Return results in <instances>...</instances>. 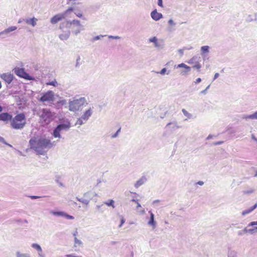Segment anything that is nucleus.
I'll list each match as a JSON object with an SVG mask.
<instances>
[{"instance_id": "nucleus-1", "label": "nucleus", "mask_w": 257, "mask_h": 257, "mask_svg": "<svg viewBox=\"0 0 257 257\" xmlns=\"http://www.w3.org/2000/svg\"><path fill=\"white\" fill-rule=\"evenodd\" d=\"M29 145L31 149L40 155H43L53 146L50 140L43 137L31 138Z\"/></svg>"}, {"instance_id": "nucleus-2", "label": "nucleus", "mask_w": 257, "mask_h": 257, "mask_svg": "<svg viewBox=\"0 0 257 257\" xmlns=\"http://www.w3.org/2000/svg\"><path fill=\"white\" fill-rule=\"evenodd\" d=\"M64 28H71L72 33L75 36L78 35L84 30L83 26L80 21L76 19L66 20L60 23L59 29L62 30Z\"/></svg>"}, {"instance_id": "nucleus-3", "label": "nucleus", "mask_w": 257, "mask_h": 257, "mask_svg": "<svg viewBox=\"0 0 257 257\" xmlns=\"http://www.w3.org/2000/svg\"><path fill=\"white\" fill-rule=\"evenodd\" d=\"M26 124V116L23 113L16 115L11 121V126L14 129L22 130Z\"/></svg>"}, {"instance_id": "nucleus-4", "label": "nucleus", "mask_w": 257, "mask_h": 257, "mask_svg": "<svg viewBox=\"0 0 257 257\" xmlns=\"http://www.w3.org/2000/svg\"><path fill=\"white\" fill-rule=\"evenodd\" d=\"M87 102L85 97H81L78 98L76 97L69 102V110L71 111L76 112L82 109V107L87 104Z\"/></svg>"}, {"instance_id": "nucleus-5", "label": "nucleus", "mask_w": 257, "mask_h": 257, "mask_svg": "<svg viewBox=\"0 0 257 257\" xmlns=\"http://www.w3.org/2000/svg\"><path fill=\"white\" fill-rule=\"evenodd\" d=\"M37 114L40 118V120L45 124L50 123L53 119L54 115L49 109L47 108L40 110Z\"/></svg>"}, {"instance_id": "nucleus-6", "label": "nucleus", "mask_w": 257, "mask_h": 257, "mask_svg": "<svg viewBox=\"0 0 257 257\" xmlns=\"http://www.w3.org/2000/svg\"><path fill=\"white\" fill-rule=\"evenodd\" d=\"M14 73L18 76L28 80H33L34 78L30 76L23 68H15L13 69Z\"/></svg>"}, {"instance_id": "nucleus-7", "label": "nucleus", "mask_w": 257, "mask_h": 257, "mask_svg": "<svg viewBox=\"0 0 257 257\" xmlns=\"http://www.w3.org/2000/svg\"><path fill=\"white\" fill-rule=\"evenodd\" d=\"M54 100V93L52 91L49 90L44 93L39 99L40 102H52Z\"/></svg>"}, {"instance_id": "nucleus-8", "label": "nucleus", "mask_w": 257, "mask_h": 257, "mask_svg": "<svg viewBox=\"0 0 257 257\" xmlns=\"http://www.w3.org/2000/svg\"><path fill=\"white\" fill-rule=\"evenodd\" d=\"M50 213L53 215L57 216H62L68 220H72L74 219V217L73 216L69 215L63 211H55L51 210Z\"/></svg>"}, {"instance_id": "nucleus-9", "label": "nucleus", "mask_w": 257, "mask_h": 257, "mask_svg": "<svg viewBox=\"0 0 257 257\" xmlns=\"http://www.w3.org/2000/svg\"><path fill=\"white\" fill-rule=\"evenodd\" d=\"M66 17L65 16V14L63 13H59L55 15L50 19V23L52 24H56L59 22L65 19Z\"/></svg>"}, {"instance_id": "nucleus-10", "label": "nucleus", "mask_w": 257, "mask_h": 257, "mask_svg": "<svg viewBox=\"0 0 257 257\" xmlns=\"http://www.w3.org/2000/svg\"><path fill=\"white\" fill-rule=\"evenodd\" d=\"M149 213L150 217L147 224L149 226H151L153 229H155L157 226V222L155 220V215L152 211H149Z\"/></svg>"}, {"instance_id": "nucleus-11", "label": "nucleus", "mask_w": 257, "mask_h": 257, "mask_svg": "<svg viewBox=\"0 0 257 257\" xmlns=\"http://www.w3.org/2000/svg\"><path fill=\"white\" fill-rule=\"evenodd\" d=\"M150 42L154 43L156 48L158 49H163L164 48V43L162 42H159L156 37H153L149 40Z\"/></svg>"}, {"instance_id": "nucleus-12", "label": "nucleus", "mask_w": 257, "mask_h": 257, "mask_svg": "<svg viewBox=\"0 0 257 257\" xmlns=\"http://www.w3.org/2000/svg\"><path fill=\"white\" fill-rule=\"evenodd\" d=\"M63 30H62V33L59 35L58 37L62 41L67 40L70 37L71 31L70 30L64 31Z\"/></svg>"}, {"instance_id": "nucleus-13", "label": "nucleus", "mask_w": 257, "mask_h": 257, "mask_svg": "<svg viewBox=\"0 0 257 257\" xmlns=\"http://www.w3.org/2000/svg\"><path fill=\"white\" fill-rule=\"evenodd\" d=\"M1 78L7 83L10 84L13 80V75L10 73H3L1 75Z\"/></svg>"}, {"instance_id": "nucleus-14", "label": "nucleus", "mask_w": 257, "mask_h": 257, "mask_svg": "<svg viewBox=\"0 0 257 257\" xmlns=\"http://www.w3.org/2000/svg\"><path fill=\"white\" fill-rule=\"evenodd\" d=\"M151 17L153 20L158 21L163 18V15L155 9L151 13Z\"/></svg>"}, {"instance_id": "nucleus-15", "label": "nucleus", "mask_w": 257, "mask_h": 257, "mask_svg": "<svg viewBox=\"0 0 257 257\" xmlns=\"http://www.w3.org/2000/svg\"><path fill=\"white\" fill-rule=\"evenodd\" d=\"M92 109L90 107L83 113L81 117L84 120V122H86L88 120L89 118L92 115Z\"/></svg>"}, {"instance_id": "nucleus-16", "label": "nucleus", "mask_w": 257, "mask_h": 257, "mask_svg": "<svg viewBox=\"0 0 257 257\" xmlns=\"http://www.w3.org/2000/svg\"><path fill=\"white\" fill-rule=\"evenodd\" d=\"M177 68H184V69L181 72L182 75H186L191 70V67L185 64L184 63H181L177 65Z\"/></svg>"}, {"instance_id": "nucleus-17", "label": "nucleus", "mask_w": 257, "mask_h": 257, "mask_svg": "<svg viewBox=\"0 0 257 257\" xmlns=\"http://www.w3.org/2000/svg\"><path fill=\"white\" fill-rule=\"evenodd\" d=\"M12 118V115L8 112L0 113V120L8 121L11 120Z\"/></svg>"}, {"instance_id": "nucleus-18", "label": "nucleus", "mask_w": 257, "mask_h": 257, "mask_svg": "<svg viewBox=\"0 0 257 257\" xmlns=\"http://www.w3.org/2000/svg\"><path fill=\"white\" fill-rule=\"evenodd\" d=\"M23 20L26 22V23L28 25H30L33 27L36 26L37 25V22L38 21V19L35 17L32 18L24 19Z\"/></svg>"}, {"instance_id": "nucleus-19", "label": "nucleus", "mask_w": 257, "mask_h": 257, "mask_svg": "<svg viewBox=\"0 0 257 257\" xmlns=\"http://www.w3.org/2000/svg\"><path fill=\"white\" fill-rule=\"evenodd\" d=\"M166 127H168L171 131H174L180 127V126L178 125V123L176 121L169 122L166 125Z\"/></svg>"}, {"instance_id": "nucleus-20", "label": "nucleus", "mask_w": 257, "mask_h": 257, "mask_svg": "<svg viewBox=\"0 0 257 257\" xmlns=\"http://www.w3.org/2000/svg\"><path fill=\"white\" fill-rule=\"evenodd\" d=\"M96 195L97 194L95 192H88L84 194L83 197L85 198L89 202L90 200Z\"/></svg>"}, {"instance_id": "nucleus-21", "label": "nucleus", "mask_w": 257, "mask_h": 257, "mask_svg": "<svg viewBox=\"0 0 257 257\" xmlns=\"http://www.w3.org/2000/svg\"><path fill=\"white\" fill-rule=\"evenodd\" d=\"M147 181V179L145 177H142L139 180H138L134 186L136 188H138L143 184H144Z\"/></svg>"}, {"instance_id": "nucleus-22", "label": "nucleus", "mask_w": 257, "mask_h": 257, "mask_svg": "<svg viewBox=\"0 0 257 257\" xmlns=\"http://www.w3.org/2000/svg\"><path fill=\"white\" fill-rule=\"evenodd\" d=\"M242 118L245 120H247L248 119H257V111L251 114H244L242 116Z\"/></svg>"}, {"instance_id": "nucleus-23", "label": "nucleus", "mask_w": 257, "mask_h": 257, "mask_svg": "<svg viewBox=\"0 0 257 257\" xmlns=\"http://www.w3.org/2000/svg\"><path fill=\"white\" fill-rule=\"evenodd\" d=\"M17 29V27L16 26H11L9 27L8 28L5 29L4 31L0 32V36L3 34H7L11 32L15 31Z\"/></svg>"}, {"instance_id": "nucleus-24", "label": "nucleus", "mask_w": 257, "mask_h": 257, "mask_svg": "<svg viewBox=\"0 0 257 257\" xmlns=\"http://www.w3.org/2000/svg\"><path fill=\"white\" fill-rule=\"evenodd\" d=\"M58 127L61 130V131H68L70 127V124L69 122L66 123L60 124L58 125Z\"/></svg>"}, {"instance_id": "nucleus-25", "label": "nucleus", "mask_w": 257, "mask_h": 257, "mask_svg": "<svg viewBox=\"0 0 257 257\" xmlns=\"http://www.w3.org/2000/svg\"><path fill=\"white\" fill-rule=\"evenodd\" d=\"M257 207V203H255L253 206L250 207L249 208L246 209L242 212V215L244 216L247 214L251 212L254 209H255Z\"/></svg>"}, {"instance_id": "nucleus-26", "label": "nucleus", "mask_w": 257, "mask_h": 257, "mask_svg": "<svg viewBox=\"0 0 257 257\" xmlns=\"http://www.w3.org/2000/svg\"><path fill=\"white\" fill-rule=\"evenodd\" d=\"M209 47L208 46H204L201 47V54L202 56L209 53Z\"/></svg>"}, {"instance_id": "nucleus-27", "label": "nucleus", "mask_w": 257, "mask_h": 257, "mask_svg": "<svg viewBox=\"0 0 257 257\" xmlns=\"http://www.w3.org/2000/svg\"><path fill=\"white\" fill-rule=\"evenodd\" d=\"M182 112H183V114L186 117V118L185 119V120H187L188 119H191L193 118L192 114L188 112L186 109H182Z\"/></svg>"}, {"instance_id": "nucleus-28", "label": "nucleus", "mask_w": 257, "mask_h": 257, "mask_svg": "<svg viewBox=\"0 0 257 257\" xmlns=\"http://www.w3.org/2000/svg\"><path fill=\"white\" fill-rule=\"evenodd\" d=\"M61 132V130L57 126L56 127V128L54 130V132H53L54 137L55 138H60L61 136H60V133Z\"/></svg>"}, {"instance_id": "nucleus-29", "label": "nucleus", "mask_w": 257, "mask_h": 257, "mask_svg": "<svg viewBox=\"0 0 257 257\" xmlns=\"http://www.w3.org/2000/svg\"><path fill=\"white\" fill-rule=\"evenodd\" d=\"M16 257H31V255L28 253H23L19 251L16 253Z\"/></svg>"}, {"instance_id": "nucleus-30", "label": "nucleus", "mask_w": 257, "mask_h": 257, "mask_svg": "<svg viewBox=\"0 0 257 257\" xmlns=\"http://www.w3.org/2000/svg\"><path fill=\"white\" fill-rule=\"evenodd\" d=\"M114 203V201L112 199H110V200H108L107 201H105L103 203L104 204H105L108 206H111V207H112L113 208H114L115 207Z\"/></svg>"}, {"instance_id": "nucleus-31", "label": "nucleus", "mask_w": 257, "mask_h": 257, "mask_svg": "<svg viewBox=\"0 0 257 257\" xmlns=\"http://www.w3.org/2000/svg\"><path fill=\"white\" fill-rule=\"evenodd\" d=\"M74 14L76 15V17L82 19L83 20H86V19L85 17L83 15L82 13H81L79 11H76L74 12Z\"/></svg>"}, {"instance_id": "nucleus-32", "label": "nucleus", "mask_w": 257, "mask_h": 257, "mask_svg": "<svg viewBox=\"0 0 257 257\" xmlns=\"http://www.w3.org/2000/svg\"><path fill=\"white\" fill-rule=\"evenodd\" d=\"M86 122H84V120L83 119H82V118L81 117H80V118H78L76 122H75V125H79V126L78 127L82 125L83 124L85 123Z\"/></svg>"}, {"instance_id": "nucleus-33", "label": "nucleus", "mask_w": 257, "mask_h": 257, "mask_svg": "<svg viewBox=\"0 0 257 257\" xmlns=\"http://www.w3.org/2000/svg\"><path fill=\"white\" fill-rule=\"evenodd\" d=\"M76 199L81 202L82 203L84 204H85L86 205H88L89 204V202L87 200H86L85 198L84 197H82V198H79L78 197H76Z\"/></svg>"}, {"instance_id": "nucleus-34", "label": "nucleus", "mask_w": 257, "mask_h": 257, "mask_svg": "<svg viewBox=\"0 0 257 257\" xmlns=\"http://www.w3.org/2000/svg\"><path fill=\"white\" fill-rule=\"evenodd\" d=\"M31 246L33 248L36 249L38 252H41L42 248L39 244L34 243L32 244Z\"/></svg>"}, {"instance_id": "nucleus-35", "label": "nucleus", "mask_w": 257, "mask_h": 257, "mask_svg": "<svg viewBox=\"0 0 257 257\" xmlns=\"http://www.w3.org/2000/svg\"><path fill=\"white\" fill-rule=\"evenodd\" d=\"M82 241L78 239L76 237H75L74 238V246L77 247L78 246H80L82 245Z\"/></svg>"}, {"instance_id": "nucleus-36", "label": "nucleus", "mask_w": 257, "mask_h": 257, "mask_svg": "<svg viewBox=\"0 0 257 257\" xmlns=\"http://www.w3.org/2000/svg\"><path fill=\"white\" fill-rule=\"evenodd\" d=\"M254 191V189L250 188L247 190H243L242 192L244 194H250L253 193Z\"/></svg>"}, {"instance_id": "nucleus-37", "label": "nucleus", "mask_w": 257, "mask_h": 257, "mask_svg": "<svg viewBox=\"0 0 257 257\" xmlns=\"http://www.w3.org/2000/svg\"><path fill=\"white\" fill-rule=\"evenodd\" d=\"M74 10L73 8L72 7H70L68 8L67 10H66L65 12H63V14H65V16L66 17H67V15L70 14L71 12H73Z\"/></svg>"}, {"instance_id": "nucleus-38", "label": "nucleus", "mask_w": 257, "mask_h": 257, "mask_svg": "<svg viewBox=\"0 0 257 257\" xmlns=\"http://www.w3.org/2000/svg\"><path fill=\"white\" fill-rule=\"evenodd\" d=\"M0 143L4 144L11 148L13 147V146L11 145H10L6 142V141H5V140L4 139V138H3L1 136H0Z\"/></svg>"}, {"instance_id": "nucleus-39", "label": "nucleus", "mask_w": 257, "mask_h": 257, "mask_svg": "<svg viewBox=\"0 0 257 257\" xmlns=\"http://www.w3.org/2000/svg\"><path fill=\"white\" fill-rule=\"evenodd\" d=\"M104 36H105V35H98V36H95V37H94L92 39L91 41L92 42H94L95 41H97V40H100L101 38H103Z\"/></svg>"}, {"instance_id": "nucleus-40", "label": "nucleus", "mask_w": 257, "mask_h": 257, "mask_svg": "<svg viewBox=\"0 0 257 257\" xmlns=\"http://www.w3.org/2000/svg\"><path fill=\"white\" fill-rule=\"evenodd\" d=\"M256 232H257V227H254L252 228L248 229V233L250 234H252Z\"/></svg>"}, {"instance_id": "nucleus-41", "label": "nucleus", "mask_w": 257, "mask_h": 257, "mask_svg": "<svg viewBox=\"0 0 257 257\" xmlns=\"http://www.w3.org/2000/svg\"><path fill=\"white\" fill-rule=\"evenodd\" d=\"M47 84L49 85L57 86L58 85V82L55 80H54V81L47 83Z\"/></svg>"}, {"instance_id": "nucleus-42", "label": "nucleus", "mask_w": 257, "mask_h": 257, "mask_svg": "<svg viewBox=\"0 0 257 257\" xmlns=\"http://www.w3.org/2000/svg\"><path fill=\"white\" fill-rule=\"evenodd\" d=\"M198 57L197 56L193 57L188 62L189 64H193L197 61Z\"/></svg>"}, {"instance_id": "nucleus-43", "label": "nucleus", "mask_w": 257, "mask_h": 257, "mask_svg": "<svg viewBox=\"0 0 257 257\" xmlns=\"http://www.w3.org/2000/svg\"><path fill=\"white\" fill-rule=\"evenodd\" d=\"M201 65L199 63H197L194 66H193V68L198 70V71H200V69L201 68Z\"/></svg>"}, {"instance_id": "nucleus-44", "label": "nucleus", "mask_w": 257, "mask_h": 257, "mask_svg": "<svg viewBox=\"0 0 257 257\" xmlns=\"http://www.w3.org/2000/svg\"><path fill=\"white\" fill-rule=\"evenodd\" d=\"M103 204L97 205L96 206V209L97 210H100L102 212H103V210H102V208H101V207L103 206Z\"/></svg>"}, {"instance_id": "nucleus-45", "label": "nucleus", "mask_w": 257, "mask_h": 257, "mask_svg": "<svg viewBox=\"0 0 257 257\" xmlns=\"http://www.w3.org/2000/svg\"><path fill=\"white\" fill-rule=\"evenodd\" d=\"M235 255H236L235 252L231 251L228 253V257H235Z\"/></svg>"}, {"instance_id": "nucleus-46", "label": "nucleus", "mask_w": 257, "mask_h": 257, "mask_svg": "<svg viewBox=\"0 0 257 257\" xmlns=\"http://www.w3.org/2000/svg\"><path fill=\"white\" fill-rule=\"evenodd\" d=\"M168 24L169 25L172 26H175L176 25V23L174 22V21L172 19H170L168 21Z\"/></svg>"}, {"instance_id": "nucleus-47", "label": "nucleus", "mask_w": 257, "mask_h": 257, "mask_svg": "<svg viewBox=\"0 0 257 257\" xmlns=\"http://www.w3.org/2000/svg\"><path fill=\"white\" fill-rule=\"evenodd\" d=\"M254 225H257V221H252L251 222H250L248 225H247V227H249V226H253Z\"/></svg>"}, {"instance_id": "nucleus-48", "label": "nucleus", "mask_w": 257, "mask_h": 257, "mask_svg": "<svg viewBox=\"0 0 257 257\" xmlns=\"http://www.w3.org/2000/svg\"><path fill=\"white\" fill-rule=\"evenodd\" d=\"M167 71V69L166 68H163L160 72H157V73H159L161 75H164Z\"/></svg>"}, {"instance_id": "nucleus-49", "label": "nucleus", "mask_w": 257, "mask_h": 257, "mask_svg": "<svg viewBox=\"0 0 257 257\" xmlns=\"http://www.w3.org/2000/svg\"><path fill=\"white\" fill-rule=\"evenodd\" d=\"M108 38L109 39H119L120 38V37L119 36H111V35L109 36Z\"/></svg>"}, {"instance_id": "nucleus-50", "label": "nucleus", "mask_w": 257, "mask_h": 257, "mask_svg": "<svg viewBox=\"0 0 257 257\" xmlns=\"http://www.w3.org/2000/svg\"><path fill=\"white\" fill-rule=\"evenodd\" d=\"M38 256L39 257H45V254L43 253L42 249L41 248V252H38Z\"/></svg>"}, {"instance_id": "nucleus-51", "label": "nucleus", "mask_w": 257, "mask_h": 257, "mask_svg": "<svg viewBox=\"0 0 257 257\" xmlns=\"http://www.w3.org/2000/svg\"><path fill=\"white\" fill-rule=\"evenodd\" d=\"M210 87V85H209L205 89L202 90L201 92V94H205L206 93V92H207V89L209 88Z\"/></svg>"}, {"instance_id": "nucleus-52", "label": "nucleus", "mask_w": 257, "mask_h": 257, "mask_svg": "<svg viewBox=\"0 0 257 257\" xmlns=\"http://www.w3.org/2000/svg\"><path fill=\"white\" fill-rule=\"evenodd\" d=\"M158 5L159 6L161 7V8H163V0H158Z\"/></svg>"}, {"instance_id": "nucleus-53", "label": "nucleus", "mask_w": 257, "mask_h": 257, "mask_svg": "<svg viewBox=\"0 0 257 257\" xmlns=\"http://www.w3.org/2000/svg\"><path fill=\"white\" fill-rule=\"evenodd\" d=\"M124 219L123 218H122L120 220V224L119 225L118 227L120 228L122 226V224L124 223Z\"/></svg>"}, {"instance_id": "nucleus-54", "label": "nucleus", "mask_w": 257, "mask_h": 257, "mask_svg": "<svg viewBox=\"0 0 257 257\" xmlns=\"http://www.w3.org/2000/svg\"><path fill=\"white\" fill-rule=\"evenodd\" d=\"M184 50V49L183 48L182 49L178 50V52L179 53V54H180L181 56H182L183 55Z\"/></svg>"}, {"instance_id": "nucleus-55", "label": "nucleus", "mask_w": 257, "mask_h": 257, "mask_svg": "<svg viewBox=\"0 0 257 257\" xmlns=\"http://www.w3.org/2000/svg\"><path fill=\"white\" fill-rule=\"evenodd\" d=\"M40 197L38 196H30V198L32 199H36L39 198Z\"/></svg>"}, {"instance_id": "nucleus-56", "label": "nucleus", "mask_w": 257, "mask_h": 257, "mask_svg": "<svg viewBox=\"0 0 257 257\" xmlns=\"http://www.w3.org/2000/svg\"><path fill=\"white\" fill-rule=\"evenodd\" d=\"M223 143V142H222V141H219V142H216L214 143L213 144L214 145H220L222 144Z\"/></svg>"}, {"instance_id": "nucleus-57", "label": "nucleus", "mask_w": 257, "mask_h": 257, "mask_svg": "<svg viewBox=\"0 0 257 257\" xmlns=\"http://www.w3.org/2000/svg\"><path fill=\"white\" fill-rule=\"evenodd\" d=\"M244 234V232H243V230H240V231H239L237 232V234H238V235H239V236H241V235H243Z\"/></svg>"}, {"instance_id": "nucleus-58", "label": "nucleus", "mask_w": 257, "mask_h": 257, "mask_svg": "<svg viewBox=\"0 0 257 257\" xmlns=\"http://www.w3.org/2000/svg\"><path fill=\"white\" fill-rule=\"evenodd\" d=\"M219 76V74L218 73H216L214 74V78H213V80H215L216 79H217L218 77Z\"/></svg>"}, {"instance_id": "nucleus-59", "label": "nucleus", "mask_w": 257, "mask_h": 257, "mask_svg": "<svg viewBox=\"0 0 257 257\" xmlns=\"http://www.w3.org/2000/svg\"><path fill=\"white\" fill-rule=\"evenodd\" d=\"M193 48V47L192 46H189V47H185L183 48V49L185 50H191Z\"/></svg>"}, {"instance_id": "nucleus-60", "label": "nucleus", "mask_w": 257, "mask_h": 257, "mask_svg": "<svg viewBox=\"0 0 257 257\" xmlns=\"http://www.w3.org/2000/svg\"><path fill=\"white\" fill-rule=\"evenodd\" d=\"M244 233H248V229L247 227H245L243 230Z\"/></svg>"}, {"instance_id": "nucleus-61", "label": "nucleus", "mask_w": 257, "mask_h": 257, "mask_svg": "<svg viewBox=\"0 0 257 257\" xmlns=\"http://www.w3.org/2000/svg\"><path fill=\"white\" fill-rule=\"evenodd\" d=\"M201 81V79L200 78H197L196 81L194 82L195 83H200Z\"/></svg>"}, {"instance_id": "nucleus-62", "label": "nucleus", "mask_w": 257, "mask_h": 257, "mask_svg": "<svg viewBox=\"0 0 257 257\" xmlns=\"http://www.w3.org/2000/svg\"><path fill=\"white\" fill-rule=\"evenodd\" d=\"M251 139L253 140L254 141L257 142V139L255 138L254 135H251Z\"/></svg>"}, {"instance_id": "nucleus-63", "label": "nucleus", "mask_w": 257, "mask_h": 257, "mask_svg": "<svg viewBox=\"0 0 257 257\" xmlns=\"http://www.w3.org/2000/svg\"><path fill=\"white\" fill-rule=\"evenodd\" d=\"M117 133H115L114 134L111 136V138H115L118 136Z\"/></svg>"}, {"instance_id": "nucleus-64", "label": "nucleus", "mask_w": 257, "mask_h": 257, "mask_svg": "<svg viewBox=\"0 0 257 257\" xmlns=\"http://www.w3.org/2000/svg\"><path fill=\"white\" fill-rule=\"evenodd\" d=\"M197 184L202 186L204 184V182L202 181H199L198 182H197Z\"/></svg>"}]
</instances>
